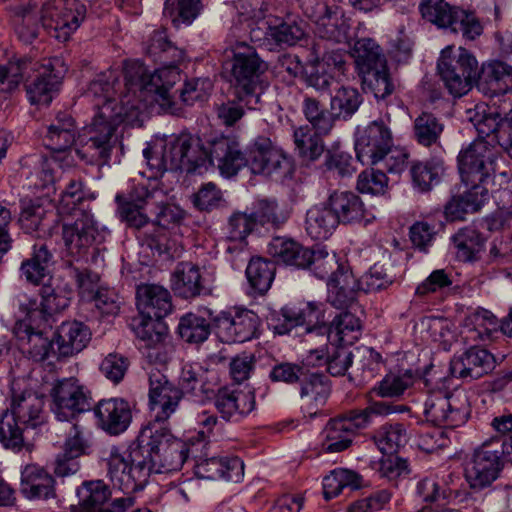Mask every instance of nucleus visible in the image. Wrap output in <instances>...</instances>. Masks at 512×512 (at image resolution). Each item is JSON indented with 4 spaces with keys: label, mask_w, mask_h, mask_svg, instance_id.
Masks as SVG:
<instances>
[{
    "label": "nucleus",
    "mask_w": 512,
    "mask_h": 512,
    "mask_svg": "<svg viewBox=\"0 0 512 512\" xmlns=\"http://www.w3.org/2000/svg\"><path fill=\"white\" fill-rule=\"evenodd\" d=\"M212 151L220 173L226 177L235 176L244 167L253 174L271 175L286 162L284 154L266 136L256 137L245 153L236 138L221 135Z\"/></svg>",
    "instance_id": "nucleus-4"
},
{
    "label": "nucleus",
    "mask_w": 512,
    "mask_h": 512,
    "mask_svg": "<svg viewBox=\"0 0 512 512\" xmlns=\"http://www.w3.org/2000/svg\"><path fill=\"white\" fill-rule=\"evenodd\" d=\"M413 384V373L407 370L402 374H387L378 384L371 390V394L379 397H397Z\"/></svg>",
    "instance_id": "nucleus-62"
},
{
    "label": "nucleus",
    "mask_w": 512,
    "mask_h": 512,
    "mask_svg": "<svg viewBox=\"0 0 512 512\" xmlns=\"http://www.w3.org/2000/svg\"><path fill=\"white\" fill-rule=\"evenodd\" d=\"M496 199L498 209L486 217L485 224L489 231H498L507 226L512 219V191L504 188L498 191Z\"/></svg>",
    "instance_id": "nucleus-61"
},
{
    "label": "nucleus",
    "mask_w": 512,
    "mask_h": 512,
    "mask_svg": "<svg viewBox=\"0 0 512 512\" xmlns=\"http://www.w3.org/2000/svg\"><path fill=\"white\" fill-rule=\"evenodd\" d=\"M267 25L265 35H268L278 45H295L305 36L304 28L294 19H274L265 22Z\"/></svg>",
    "instance_id": "nucleus-50"
},
{
    "label": "nucleus",
    "mask_w": 512,
    "mask_h": 512,
    "mask_svg": "<svg viewBox=\"0 0 512 512\" xmlns=\"http://www.w3.org/2000/svg\"><path fill=\"white\" fill-rule=\"evenodd\" d=\"M500 439L484 442L474 450L465 467V477L472 489L490 486L503 468Z\"/></svg>",
    "instance_id": "nucleus-16"
},
{
    "label": "nucleus",
    "mask_w": 512,
    "mask_h": 512,
    "mask_svg": "<svg viewBox=\"0 0 512 512\" xmlns=\"http://www.w3.org/2000/svg\"><path fill=\"white\" fill-rule=\"evenodd\" d=\"M313 275L321 280H329L338 274L340 270H345L343 264H340L334 252H329L325 248L313 250V256L310 258L309 266H307Z\"/></svg>",
    "instance_id": "nucleus-54"
},
{
    "label": "nucleus",
    "mask_w": 512,
    "mask_h": 512,
    "mask_svg": "<svg viewBox=\"0 0 512 512\" xmlns=\"http://www.w3.org/2000/svg\"><path fill=\"white\" fill-rule=\"evenodd\" d=\"M154 195L144 186L135 188L134 194L130 200H122L121 196H117L119 203L118 213L122 221L126 222L129 227L141 229L148 224L149 218L143 213L145 206H152Z\"/></svg>",
    "instance_id": "nucleus-36"
},
{
    "label": "nucleus",
    "mask_w": 512,
    "mask_h": 512,
    "mask_svg": "<svg viewBox=\"0 0 512 512\" xmlns=\"http://www.w3.org/2000/svg\"><path fill=\"white\" fill-rule=\"evenodd\" d=\"M77 127L74 118L67 112H59L47 128L44 142L55 152H64L72 146L76 148Z\"/></svg>",
    "instance_id": "nucleus-34"
},
{
    "label": "nucleus",
    "mask_w": 512,
    "mask_h": 512,
    "mask_svg": "<svg viewBox=\"0 0 512 512\" xmlns=\"http://www.w3.org/2000/svg\"><path fill=\"white\" fill-rule=\"evenodd\" d=\"M145 52L166 66L149 72L140 62H130L125 66V78L128 89L146 91L151 102H156L167 113L179 111L170 90L180 78L177 63L182 60L183 52L169 41L165 30L154 31L145 44Z\"/></svg>",
    "instance_id": "nucleus-1"
},
{
    "label": "nucleus",
    "mask_w": 512,
    "mask_h": 512,
    "mask_svg": "<svg viewBox=\"0 0 512 512\" xmlns=\"http://www.w3.org/2000/svg\"><path fill=\"white\" fill-rule=\"evenodd\" d=\"M497 151L485 139H476L458 155V168L462 181H489L495 172Z\"/></svg>",
    "instance_id": "nucleus-18"
},
{
    "label": "nucleus",
    "mask_w": 512,
    "mask_h": 512,
    "mask_svg": "<svg viewBox=\"0 0 512 512\" xmlns=\"http://www.w3.org/2000/svg\"><path fill=\"white\" fill-rule=\"evenodd\" d=\"M214 404L221 418L230 421L236 416L250 413L255 407V396L252 391L225 387L216 393Z\"/></svg>",
    "instance_id": "nucleus-33"
},
{
    "label": "nucleus",
    "mask_w": 512,
    "mask_h": 512,
    "mask_svg": "<svg viewBox=\"0 0 512 512\" xmlns=\"http://www.w3.org/2000/svg\"><path fill=\"white\" fill-rule=\"evenodd\" d=\"M118 76L115 71L108 70L98 74L94 80H92L86 90L85 96L95 101L94 106L99 112V106L111 105L122 110V116H126L128 111L138 109V105L132 101L131 94L134 97H138L140 100L150 101V94L146 91H140L138 88L128 89L127 80L125 79V87L127 93L122 95L120 103L117 102L114 97L116 93L115 85L117 83Z\"/></svg>",
    "instance_id": "nucleus-17"
},
{
    "label": "nucleus",
    "mask_w": 512,
    "mask_h": 512,
    "mask_svg": "<svg viewBox=\"0 0 512 512\" xmlns=\"http://www.w3.org/2000/svg\"><path fill=\"white\" fill-rule=\"evenodd\" d=\"M339 224L369 222L370 213L361 197L352 191L335 190L327 198Z\"/></svg>",
    "instance_id": "nucleus-26"
},
{
    "label": "nucleus",
    "mask_w": 512,
    "mask_h": 512,
    "mask_svg": "<svg viewBox=\"0 0 512 512\" xmlns=\"http://www.w3.org/2000/svg\"><path fill=\"white\" fill-rule=\"evenodd\" d=\"M305 343L311 345L315 338L318 339L319 346L310 348L306 357L307 365H326L327 371L332 376H343L348 368L352 365L355 354L346 346H332V350H328L329 337L325 326L307 327Z\"/></svg>",
    "instance_id": "nucleus-15"
},
{
    "label": "nucleus",
    "mask_w": 512,
    "mask_h": 512,
    "mask_svg": "<svg viewBox=\"0 0 512 512\" xmlns=\"http://www.w3.org/2000/svg\"><path fill=\"white\" fill-rule=\"evenodd\" d=\"M90 340L89 329L81 322H64L56 333L58 356L67 357L82 351Z\"/></svg>",
    "instance_id": "nucleus-40"
},
{
    "label": "nucleus",
    "mask_w": 512,
    "mask_h": 512,
    "mask_svg": "<svg viewBox=\"0 0 512 512\" xmlns=\"http://www.w3.org/2000/svg\"><path fill=\"white\" fill-rule=\"evenodd\" d=\"M374 441L383 454H394L408 441L407 431L403 424H385L374 435Z\"/></svg>",
    "instance_id": "nucleus-53"
},
{
    "label": "nucleus",
    "mask_w": 512,
    "mask_h": 512,
    "mask_svg": "<svg viewBox=\"0 0 512 512\" xmlns=\"http://www.w3.org/2000/svg\"><path fill=\"white\" fill-rule=\"evenodd\" d=\"M439 75L449 93L461 97L468 93L478 75V63L466 49L452 47L442 50L437 64Z\"/></svg>",
    "instance_id": "nucleus-8"
},
{
    "label": "nucleus",
    "mask_w": 512,
    "mask_h": 512,
    "mask_svg": "<svg viewBox=\"0 0 512 512\" xmlns=\"http://www.w3.org/2000/svg\"><path fill=\"white\" fill-rule=\"evenodd\" d=\"M214 324L218 338L224 343H244L260 335L261 320L248 309L234 314L222 311L214 318Z\"/></svg>",
    "instance_id": "nucleus-20"
},
{
    "label": "nucleus",
    "mask_w": 512,
    "mask_h": 512,
    "mask_svg": "<svg viewBox=\"0 0 512 512\" xmlns=\"http://www.w3.org/2000/svg\"><path fill=\"white\" fill-rule=\"evenodd\" d=\"M444 173V162L439 158L413 161L410 165L412 184L420 192H428L437 185Z\"/></svg>",
    "instance_id": "nucleus-44"
},
{
    "label": "nucleus",
    "mask_w": 512,
    "mask_h": 512,
    "mask_svg": "<svg viewBox=\"0 0 512 512\" xmlns=\"http://www.w3.org/2000/svg\"><path fill=\"white\" fill-rule=\"evenodd\" d=\"M142 464L143 457L135 443L129 446L126 455L112 447L107 458L108 477L114 487L125 494H132L142 490L148 482V468Z\"/></svg>",
    "instance_id": "nucleus-10"
},
{
    "label": "nucleus",
    "mask_w": 512,
    "mask_h": 512,
    "mask_svg": "<svg viewBox=\"0 0 512 512\" xmlns=\"http://www.w3.org/2000/svg\"><path fill=\"white\" fill-rule=\"evenodd\" d=\"M41 301L27 299L23 301L18 296L20 309L30 317H41L44 320L65 310L71 302L72 290L66 285H43L40 289Z\"/></svg>",
    "instance_id": "nucleus-22"
},
{
    "label": "nucleus",
    "mask_w": 512,
    "mask_h": 512,
    "mask_svg": "<svg viewBox=\"0 0 512 512\" xmlns=\"http://www.w3.org/2000/svg\"><path fill=\"white\" fill-rule=\"evenodd\" d=\"M361 429H364V420L356 417L353 410L331 419L324 429L323 450L334 453L347 449Z\"/></svg>",
    "instance_id": "nucleus-24"
},
{
    "label": "nucleus",
    "mask_w": 512,
    "mask_h": 512,
    "mask_svg": "<svg viewBox=\"0 0 512 512\" xmlns=\"http://www.w3.org/2000/svg\"><path fill=\"white\" fill-rule=\"evenodd\" d=\"M98 426L110 435H119L127 430L132 420L130 404L123 398L99 401L93 408Z\"/></svg>",
    "instance_id": "nucleus-25"
},
{
    "label": "nucleus",
    "mask_w": 512,
    "mask_h": 512,
    "mask_svg": "<svg viewBox=\"0 0 512 512\" xmlns=\"http://www.w3.org/2000/svg\"><path fill=\"white\" fill-rule=\"evenodd\" d=\"M78 499L77 512H102L112 492L103 480H88L82 482L76 489Z\"/></svg>",
    "instance_id": "nucleus-41"
},
{
    "label": "nucleus",
    "mask_w": 512,
    "mask_h": 512,
    "mask_svg": "<svg viewBox=\"0 0 512 512\" xmlns=\"http://www.w3.org/2000/svg\"><path fill=\"white\" fill-rule=\"evenodd\" d=\"M53 255L46 244H35L33 253L29 259L22 262L21 275L32 284H39L48 273V266L52 262Z\"/></svg>",
    "instance_id": "nucleus-47"
},
{
    "label": "nucleus",
    "mask_w": 512,
    "mask_h": 512,
    "mask_svg": "<svg viewBox=\"0 0 512 512\" xmlns=\"http://www.w3.org/2000/svg\"><path fill=\"white\" fill-rule=\"evenodd\" d=\"M495 368V358L486 349L471 347L450 363L453 377L472 381L487 375Z\"/></svg>",
    "instance_id": "nucleus-23"
},
{
    "label": "nucleus",
    "mask_w": 512,
    "mask_h": 512,
    "mask_svg": "<svg viewBox=\"0 0 512 512\" xmlns=\"http://www.w3.org/2000/svg\"><path fill=\"white\" fill-rule=\"evenodd\" d=\"M15 335L20 341L22 351L35 362H43L51 357H60L58 349L54 348V340L44 336L42 331H36L30 325L19 324L15 328Z\"/></svg>",
    "instance_id": "nucleus-31"
},
{
    "label": "nucleus",
    "mask_w": 512,
    "mask_h": 512,
    "mask_svg": "<svg viewBox=\"0 0 512 512\" xmlns=\"http://www.w3.org/2000/svg\"><path fill=\"white\" fill-rule=\"evenodd\" d=\"M44 398L31 390H12L10 413L26 427L35 428L44 422Z\"/></svg>",
    "instance_id": "nucleus-29"
},
{
    "label": "nucleus",
    "mask_w": 512,
    "mask_h": 512,
    "mask_svg": "<svg viewBox=\"0 0 512 512\" xmlns=\"http://www.w3.org/2000/svg\"><path fill=\"white\" fill-rule=\"evenodd\" d=\"M327 301L337 309H346L352 305L361 291L358 279L348 268L327 281Z\"/></svg>",
    "instance_id": "nucleus-35"
},
{
    "label": "nucleus",
    "mask_w": 512,
    "mask_h": 512,
    "mask_svg": "<svg viewBox=\"0 0 512 512\" xmlns=\"http://www.w3.org/2000/svg\"><path fill=\"white\" fill-rule=\"evenodd\" d=\"M268 253L286 265L307 269L313 256V249L304 247L292 239L274 237L268 245Z\"/></svg>",
    "instance_id": "nucleus-38"
},
{
    "label": "nucleus",
    "mask_w": 512,
    "mask_h": 512,
    "mask_svg": "<svg viewBox=\"0 0 512 512\" xmlns=\"http://www.w3.org/2000/svg\"><path fill=\"white\" fill-rule=\"evenodd\" d=\"M86 15L79 0H49L42 6L40 21L48 33L61 42L69 40Z\"/></svg>",
    "instance_id": "nucleus-13"
},
{
    "label": "nucleus",
    "mask_w": 512,
    "mask_h": 512,
    "mask_svg": "<svg viewBox=\"0 0 512 512\" xmlns=\"http://www.w3.org/2000/svg\"><path fill=\"white\" fill-rule=\"evenodd\" d=\"M216 107V114L219 121L226 127H234L245 115V109L258 110L261 103L248 104L245 99L239 100L236 95Z\"/></svg>",
    "instance_id": "nucleus-58"
},
{
    "label": "nucleus",
    "mask_w": 512,
    "mask_h": 512,
    "mask_svg": "<svg viewBox=\"0 0 512 512\" xmlns=\"http://www.w3.org/2000/svg\"><path fill=\"white\" fill-rule=\"evenodd\" d=\"M478 85L487 89L491 95L504 94L512 86V67L496 61L483 66L481 73L478 72Z\"/></svg>",
    "instance_id": "nucleus-43"
},
{
    "label": "nucleus",
    "mask_w": 512,
    "mask_h": 512,
    "mask_svg": "<svg viewBox=\"0 0 512 512\" xmlns=\"http://www.w3.org/2000/svg\"><path fill=\"white\" fill-rule=\"evenodd\" d=\"M322 135L309 125L296 128L293 133V139L295 150L299 157L306 161L318 159L324 152Z\"/></svg>",
    "instance_id": "nucleus-46"
},
{
    "label": "nucleus",
    "mask_w": 512,
    "mask_h": 512,
    "mask_svg": "<svg viewBox=\"0 0 512 512\" xmlns=\"http://www.w3.org/2000/svg\"><path fill=\"white\" fill-rule=\"evenodd\" d=\"M361 321L350 312H342L334 317L329 328L327 336L337 337L340 344L352 345L361 335Z\"/></svg>",
    "instance_id": "nucleus-48"
},
{
    "label": "nucleus",
    "mask_w": 512,
    "mask_h": 512,
    "mask_svg": "<svg viewBox=\"0 0 512 512\" xmlns=\"http://www.w3.org/2000/svg\"><path fill=\"white\" fill-rule=\"evenodd\" d=\"M20 492L29 500L55 499V479L43 467L26 465L21 472Z\"/></svg>",
    "instance_id": "nucleus-27"
},
{
    "label": "nucleus",
    "mask_w": 512,
    "mask_h": 512,
    "mask_svg": "<svg viewBox=\"0 0 512 512\" xmlns=\"http://www.w3.org/2000/svg\"><path fill=\"white\" fill-rule=\"evenodd\" d=\"M171 287L176 295L184 299L206 293L199 267L191 262L177 264L172 274Z\"/></svg>",
    "instance_id": "nucleus-37"
},
{
    "label": "nucleus",
    "mask_w": 512,
    "mask_h": 512,
    "mask_svg": "<svg viewBox=\"0 0 512 512\" xmlns=\"http://www.w3.org/2000/svg\"><path fill=\"white\" fill-rule=\"evenodd\" d=\"M424 19L440 28H449L454 33L473 40L482 32V26L475 16L452 7L445 0H422L419 6Z\"/></svg>",
    "instance_id": "nucleus-14"
},
{
    "label": "nucleus",
    "mask_w": 512,
    "mask_h": 512,
    "mask_svg": "<svg viewBox=\"0 0 512 512\" xmlns=\"http://www.w3.org/2000/svg\"><path fill=\"white\" fill-rule=\"evenodd\" d=\"M338 226L339 222L327 200L306 212L305 230L314 240L328 239Z\"/></svg>",
    "instance_id": "nucleus-39"
},
{
    "label": "nucleus",
    "mask_w": 512,
    "mask_h": 512,
    "mask_svg": "<svg viewBox=\"0 0 512 512\" xmlns=\"http://www.w3.org/2000/svg\"><path fill=\"white\" fill-rule=\"evenodd\" d=\"M178 332L188 343H201L210 335V324L205 318L188 313L180 319Z\"/></svg>",
    "instance_id": "nucleus-56"
},
{
    "label": "nucleus",
    "mask_w": 512,
    "mask_h": 512,
    "mask_svg": "<svg viewBox=\"0 0 512 512\" xmlns=\"http://www.w3.org/2000/svg\"><path fill=\"white\" fill-rule=\"evenodd\" d=\"M170 434L167 430L155 429L146 444L134 442L139 454H142L143 464L147 470V479L151 473H169L179 470L186 460L185 452L180 443H169Z\"/></svg>",
    "instance_id": "nucleus-11"
},
{
    "label": "nucleus",
    "mask_w": 512,
    "mask_h": 512,
    "mask_svg": "<svg viewBox=\"0 0 512 512\" xmlns=\"http://www.w3.org/2000/svg\"><path fill=\"white\" fill-rule=\"evenodd\" d=\"M65 72L62 60L57 57L42 62L31 58L9 61L7 65L0 66V90L10 93L25 80L30 102L48 105Z\"/></svg>",
    "instance_id": "nucleus-3"
},
{
    "label": "nucleus",
    "mask_w": 512,
    "mask_h": 512,
    "mask_svg": "<svg viewBox=\"0 0 512 512\" xmlns=\"http://www.w3.org/2000/svg\"><path fill=\"white\" fill-rule=\"evenodd\" d=\"M61 237L66 252L72 257L82 258L105 240V229L89 210L79 208L71 220L63 222Z\"/></svg>",
    "instance_id": "nucleus-9"
},
{
    "label": "nucleus",
    "mask_w": 512,
    "mask_h": 512,
    "mask_svg": "<svg viewBox=\"0 0 512 512\" xmlns=\"http://www.w3.org/2000/svg\"><path fill=\"white\" fill-rule=\"evenodd\" d=\"M302 111L306 120L320 134H328L334 126L335 118L316 98L305 96Z\"/></svg>",
    "instance_id": "nucleus-52"
},
{
    "label": "nucleus",
    "mask_w": 512,
    "mask_h": 512,
    "mask_svg": "<svg viewBox=\"0 0 512 512\" xmlns=\"http://www.w3.org/2000/svg\"><path fill=\"white\" fill-rule=\"evenodd\" d=\"M137 307L143 317L163 319L172 311V297L163 286L142 284L136 291Z\"/></svg>",
    "instance_id": "nucleus-28"
},
{
    "label": "nucleus",
    "mask_w": 512,
    "mask_h": 512,
    "mask_svg": "<svg viewBox=\"0 0 512 512\" xmlns=\"http://www.w3.org/2000/svg\"><path fill=\"white\" fill-rule=\"evenodd\" d=\"M275 272V262L260 257L252 258L246 268L248 282L259 294H264L270 289Z\"/></svg>",
    "instance_id": "nucleus-49"
},
{
    "label": "nucleus",
    "mask_w": 512,
    "mask_h": 512,
    "mask_svg": "<svg viewBox=\"0 0 512 512\" xmlns=\"http://www.w3.org/2000/svg\"><path fill=\"white\" fill-rule=\"evenodd\" d=\"M363 99L357 89L342 86L338 88L330 100V109L336 119L347 120L359 109Z\"/></svg>",
    "instance_id": "nucleus-51"
},
{
    "label": "nucleus",
    "mask_w": 512,
    "mask_h": 512,
    "mask_svg": "<svg viewBox=\"0 0 512 512\" xmlns=\"http://www.w3.org/2000/svg\"><path fill=\"white\" fill-rule=\"evenodd\" d=\"M220 139L215 137L207 141V146L198 136L181 134L165 140L160 150L147 147L143 155L147 164L156 173L166 171H185L186 173L200 172L202 168L207 169L208 165L218 167V159L213 155L214 143Z\"/></svg>",
    "instance_id": "nucleus-5"
},
{
    "label": "nucleus",
    "mask_w": 512,
    "mask_h": 512,
    "mask_svg": "<svg viewBox=\"0 0 512 512\" xmlns=\"http://www.w3.org/2000/svg\"><path fill=\"white\" fill-rule=\"evenodd\" d=\"M302 6L309 17L316 18L322 22L325 31L321 32L322 38L333 39L340 42L342 34L336 24H330V15L327 4L323 0H302Z\"/></svg>",
    "instance_id": "nucleus-60"
},
{
    "label": "nucleus",
    "mask_w": 512,
    "mask_h": 512,
    "mask_svg": "<svg viewBox=\"0 0 512 512\" xmlns=\"http://www.w3.org/2000/svg\"><path fill=\"white\" fill-rule=\"evenodd\" d=\"M179 385L175 386L159 370L149 373V405L154 413V424L165 423L177 411L184 392L196 397L213 394L216 377L201 365L186 364L182 368Z\"/></svg>",
    "instance_id": "nucleus-2"
},
{
    "label": "nucleus",
    "mask_w": 512,
    "mask_h": 512,
    "mask_svg": "<svg viewBox=\"0 0 512 512\" xmlns=\"http://www.w3.org/2000/svg\"><path fill=\"white\" fill-rule=\"evenodd\" d=\"M232 58L224 64L226 79L230 84L231 95L248 104L261 103L262 87L260 76L266 70L253 47L244 43L232 51Z\"/></svg>",
    "instance_id": "nucleus-7"
},
{
    "label": "nucleus",
    "mask_w": 512,
    "mask_h": 512,
    "mask_svg": "<svg viewBox=\"0 0 512 512\" xmlns=\"http://www.w3.org/2000/svg\"><path fill=\"white\" fill-rule=\"evenodd\" d=\"M392 135L382 120L372 121L358 132L355 151L363 165H376L391 152Z\"/></svg>",
    "instance_id": "nucleus-21"
},
{
    "label": "nucleus",
    "mask_w": 512,
    "mask_h": 512,
    "mask_svg": "<svg viewBox=\"0 0 512 512\" xmlns=\"http://www.w3.org/2000/svg\"><path fill=\"white\" fill-rule=\"evenodd\" d=\"M351 56L354 58L356 70L362 77L387 64L380 46L371 38H362L355 42Z\"/></svg>",
    "instance_id": "nucleus-42"
},
{
    "label": "nucleus",
    "mask_w": 512,
    "mask_h": 512,
    "mask_svg": "<svg viewBox=\"0 0 512 512\" xmlns=\"http://www.w3.org/2000/svg\"><path fill=\"white\" fill-rule=\"evenodd\" d=\"M124 119L121 109L99 106L91 123L77 133L76 154L88 164H107L117 143L116 130Z\"/></svg>",
    "instance_id": "nucleus-6"
},
{
    "label": "nucleus",
    "mask_w": 512,
    "mask_h": 512,
    "mask_svg": "<svg viewBox=\"0 0 512 512\" xmlns=\"http://www.w3.org/2000/svg\"><path fill=\"white\" fill-rule=\"evenodd\" d=\"M453 244L457 249V255L463 261H472L484 245V238L481 234L471 228L460 229L453 237Z\"/></svg>",
    "instance_id": "nucleus-55"
},
{
    "label": "nucleus",
    "mask_w": 512,
    "mask_h": 512,
    "mask_svg": "<svg viewBox=\"0 0 512 512\" xmlns=\"http://www.w3.org/2000/svg\"><path fill=\"white\" fill-rule=\"evenodd\" d=\"M19 421L10 413L9 409L0 415V442L5 448L20 450L24 445L22 429Z\"/></svg>",
    "instance_id": "nucleus-64"
},
{
    "label": "nucleus",
    "mask_w": 512,
    "mask_h": 512,
    "mask_svg": "<svg viewBox=\"0 0 512 512\" xmlns=\"http://www.w3.org/2000/svg\"><path fill=\"white\" fill-rule=\"evenodd\" d=\"M360 78L363 90L371 92L377 99H385L395 89L387 64Z\"/></svg>",
    "instance_id": "nucleus-57"
},
{
    "label": "nucleus",
    "mask_w": 512,
    "mask_h": 512,
    "mask_svg": "<svg viewBox=\"0 0 512 512\" xmlns=\"http://www.w3.org/2000/svg\"><path fill=\"white\" fill-rule=\"evenodd\" d=\"M196 475L203 479H225L239 482L244 475V463L238 457H210L197 462Z\"/></svg>",
    "instance_id": "nucleus-32"
},
{
    "label": "nucleus",
    "mask_w": 512,
    "mask_h": 512,
    "mask_svg": "<svg viewBox=\"0 0 512 512\" xmlns=\"http://www.w3.org/2000/svg\"><path fill=\"white\" fill-rule=\"evenodd\" d=\"M445 125L434 114L422 112L413 121V138L421 146H439Z\"/></svg>",
    "instance_id": "nucleus-45"
},
{
    "label": "nucleus",
    "mask_w": 512,
    "mask_h": 512,
    "mask_svg": "<svg viewBox=\"0 0 512 512\" xmlns=\"http://www.w3.org/2000/svg\"><path fill=\"white\" fill-rule=\"evenodd\" d=\"M136 336L147 348H159L167 337V327L161 319L146 318L135 328Z\"/></svg>",
    "instance_id": "nucleus-59"
},
{
    "label": "nucleus",
    "mask_w": 512,
    "mask_h": 512,
    "mask_svg": "<svg viewBox=\"0 0 512 512\" xmlns=\"http://www.w3.org/2000/svg\"><path fill=\"white\" fill-rule=\"evenodd\" d=\"M423 414L426 420L434 425L460 427L467 422L471 414L469 396L463 390L433 393L424 402Z\"/></svg>",
    "instance_id": "nucleus-12"
},
{
    "label": "nucleus",
    "mask_w": 512,
    "mask_h": 512,
    "mask_svg": "<svg viewBox=\"0 0 512 512\" xmlns=\"http://www.w3.org/2000/svg\"><path fill=\"white\" fill-rule=\"evenodd\" d=\"M50 396L52 411L60 421L70 422L91 407L88 391L74 377L57 380L50 391Z\"/></svg>",
    "instance_id": "nucleus-19"
},
{
    "label": "nucleus",
    "mask_w": 512,
    "mask_h": 512,
    "mask_svg": "<svg viewBox=\"0 0 512 512\" xmlns=\"http://www.w3.org/2000/svg\"><path fill=\"white\" fill-rule=\"evenodd\" d=\"M34 4L17 6L13 9L15 32L24 43H31L38 34L34 16L31 14Z\"/></svg>",
    "instance_id": "nucleus-63"
},
{
    "label": "nucleus",
    "mask_w": 512,
    "mask_h": 512,
    "mask_svg": "<svg viewBox=\"0 0 512 512\" xmlns=\"http://www.w3.org/2000/svg\"><path fill=\"white\" fill-rule=\"evenodd\" d=\"M299 384L304 409L310 416L316 415L319 407L326 403L330 395L329 379L324 374L307 368Z\"/></svg>",
    "instance_id": "nucleus-30"
}]
</instances>
